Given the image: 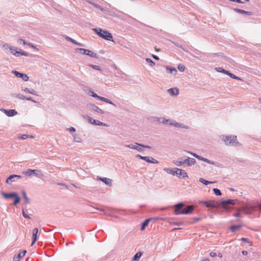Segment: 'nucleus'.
I'll return each instance as SVG.
<instances>
[{
    "mask_svg": "<svg viewBox=\"0 0 261 261\" xmlns=\"http://www.w3.org/2000/svg\"><path fill=\"white\" fill-rule=\"evenodd\" d=\"M92 30L98 35L100 37L106 40L113 41V36L112 34L106 30H102L100 28H94Z\"/></svg>",
    "mask_w": 261,
    "mask_h": 261,
    "instance_id": "f257e3e1",
    "label": "nucleus"
},
{
    "mask_svg": "<svg viewBox=\"0 0 261 261\" xmlns=\"http://www.w3.org/2000/svg\"><path fill=\"white\" fill-rule=\"evenodd\" d=\"M22 173L27 176H31L34 174L35 176L40 178H42L44 176L41 171L37 169H28L26 170H24Z\"/></svg>",
    "mask_w": 261,
    "mask_h": 261,
    "instance_id": "f03ea898",
    "label": "nucleus"
},
{
    "mask_svg": "<svg viewBox=\"0 0 261 261\" xmlns=\"http://www.w3.org/2000/svg\"><path fill=\"white\" fill-rule=\"evenodd\" d=\"M220 138L224 141L226 145H233L237 141V136L233 135L227 136L223 135Z\"/></svg>",
    "mask_w": 261,
    "mask_h": 261,
    "instance_id": "7ed1b4c3",
    "label": "nucleus"
},
{
    "mask_svg": "<svg viewBox=\"0 0 261 261\" xmlns=\"http://www.w3.org/2000/svg\"><path fill=\"white\" fill-rule=\"evenodd\" d=\"M9 54H12L14 55L16 57H19L20 56H24L26 57H28L29 56V53L26 51H23L22 50H20V51H17L15 46H10L9 48Z\"/></svg>",
    "mask_w": 261,
    "mask_h": 261,
    "instance_id": "20e7f679",
    "label": "nucleus"
},
{
    "mask_svg": "<svg viewBox=\"0 0 261 261\" xmlns=\"http://www.w3.org/2000/svg\"><path fill=\"white\" fill-rule=\"evenodd\" d=\"M163 124H169L170 125H173L176 127H179L182 128H186L188 129V127L187 126L185 125L184 124L179 123L178 122L173 121L170 119H166L165 118Z\"/></svg>",
    "mask_w": 261,
    "mask_h": 261,
    "instance_id": "39448f33",
    "label": "nucleus"
},
{
    "mask_svg": "<svg viewBox=\"0 0 261 261\" xmlns=\"http://www.w3.org/2000/svg\"><path fill=\"white\" fill-rule=\"evenodd\" d=\"M200 203L211 209L215 208L218 205V202L214 200L201 201Z\"/></svg>",
    "mask_w": 261,
    "mask_h": 261,
    "instance_id": "423d86ee",
    "label": "nucleus"
},
{
    "mask_svg": "<svg viewBox=\"0 0 261 261\" xmlns=\"http://www.w3.org/2000/svg\"><path fill=\"white\" fill-rule=\"evenodd\" d=\"M174 170H175V171L174 172V173H173V175H175L179 178H180L181 177L183 178L188 177L187 173L185 170L177 168H174Z\"/></svg>",
    "mask_w": 261,
    "mask_h": 261,
    "instance_id": "0eeeda50",
    "label": "nucleus"
},
{
    "mask_svg": "<svg viewBox=\"0 0 261 261\" xmlns=\"http://www.w3.org/2000/svg\"><path fill=\"white\" fill-rule=\"evenodd\" d=\"M77 50L83 54L86 55L96 59L98 58V55L96 54L92 51L91 50L83 48H77Z\"/></svg>",
    "mask_w": 261,
    "mask_h": 261,
    "instance_id": "6e6552de",
    "label": "nucleus"
},
{
    "mask_svg": "<svg viewBox=\"0 0 261 261\" xmlns=\"http://www.w3.org/2000/svg\"><path fill=\"white\" fill-rule=\"evenodd\" d=\"M185 204L183 202H179L174 206V214L176 215L182 214V210Z\"/></svg>",
    "mask_w": 261,
    "mask_h": 261,
    "instance_id": "1a4fd4ad",
    "label": "nucleus"
},
{
    "mask_svg": "<svg viewBox=\"0 0 261 261\" xmlns=\"http://www.w3.org/2000/svg\"><path fill=\"white\" fill-rule=\"evenodd\" d=\"M87 120L88 122L92 124L95 125H100V126H108V124L101 122H100L98 120H95L93 119L92 117L87 116Z\"/></svg>",
    "mask_w": 261,
    "mask_h": 261,
    "instance_id": "9d476101",
    "label": "nucleus"
},
{
    "mask_svg": "<svg viewBox=\"0 0 261 261\" xmlns=\"http://www.w3.org/2000/svg\"><path fill=\"white\" fill-rule=\"evenodd\" d=\"M237 201V199H227L222 200L221 202V204L223 208H227V205H234L235 204V201Z\"/></svg>",
    "mask_w": 261,
    "mask_h": 261,
    "instance_id": "9b49d317",
    "label": "nucleus"
},
{
    "mask_svg": "<svg viewBox=\"0 0 261 261\" xmlns=\"http://www.w3.org/2000/svg\"><path fill=\"white\" fill-rule=\"evenodd\" d=\"M12 73L14 74L17 77H21L23 81L26 82L29 80V76L25 73L19 72L16 70H13Z\"/></svg>",
    "mask_w": 261,
    "mask_h": 261,
    "instance_id": "f8f14e48",
    "label": "nucleus"
},
{
    "mask_svg": "<svg viewBox=\"0 0 261 261\" xmlns=\"http://www.w3.org/2000/svg\"><path fill=\"white\" fill-rule=\"evenodd\" d=\"M89 109L93 111L96 112L98 113L103 114L104 111L100 109L99 107L93 103H90L88 105Z\"/></svg>",
    "mask_w": 261,
    "mask_h": 261,
    "instance_id": "ddd939ff",
    "label": "nucleus"
},
{
    "mask_svg": "<svg viewBox=\"0 0 261 261\" xmlns=\"http://www.w3.org/2000/svg\"><path fill=\"white\" fill-rule=\"evenodd\" d=\"M194 210V207L192 205H189L182 210V214L188 215L192 213Z\"/></svg>",
    "mask_w": 261,
    "mask_h": 261,
    "instance_id": "4468645a",
    "label": "nucleus"
},
{
    "mask_svg": "<svg viewBox=\"0 0 261 261\" xmlns=\"http://www.w3.org/2000/svg\"><path fill=\"white\" fill-rule=\"evenodd\" d=\"M2 110L4 112L5 114L9 117H13L17 114V112L15 110H5L2 109Z\"/></svg>",
    "mask_w": 261,
    "mask_h": 261,
    "instance_id": "2eb2a0df",
    "label": "nucleus"
},
{
    "mask_svg": "<svg viewBox=\"0 0 261 261\" xmlns=\"http://www.w3.org/2000/svg\"><path fill=\"white\" fill-rule=\"evenodd\" d=\"M173 163L176 166H180L181 165L187 164V160L182 158H179L177 160H173Z\"/></svg>",
    "mask_w": 261,
    "mask_h": 261,
    "instance_id": "dca6fc26",
    "label": "nucleus"
},
{
    "mask_svg": "<svg viewBox=\"0 0 261 261\" xmlns=\"http://www.w3.org/2000/svg\"><path fill=\"white\" fill-rule=\"evenodd\" d=\"M168 93L171 96H176L179 94V90L177 88H172L167 90Z\"/></svg>",
    "mask_w": 261,
    "mask_h": 261,
    "instance_id": "f3484780",
    "label": "nucleus"
},
{
    "mask_svg": "<svg viewBox=\"0 0 261 261\" xmlns=\"http://www.w3.org/2000/svg\"><path fill=\"white\" fill-rule=\"evenodd\" d=\"M10 46L11 45H10L8 43H2L1 45L2 49L6 54H9V48Z\"/></svg>",
    "mask_w": 261,
    "mask_h": 261,
    "instance_id": "a211bd4d",
    "label": "nucleus"
},
{
    "mask_svg": "<svg viewBox=\"0 0 261 261\" xmlns=\"http://www.w3.org/2000/svg\"><path fill=\"white\" fill-rule=\"evenodd\" d=\"M17 194V193H15V192H12V193H2V195L6 199L13 198L16 196Z\"/></svg>",
    "mask_w": 261,
    "mask_h": 261,
    "instance_id": "6ab92c4d",
    "label": "nucleus"
},
{
    "mask_svg": "<svg viewBox=\"0 0 261 261\" xmlns=\"http://www.w3.org/2000/svg\"><path fill=\"white\" fill-rule=\"evenodd\" d=\"M38 233V228H36L33 229V236H32V243L31 245L33 246V244L36 242L37 241V236Z\"/></svg>",
    "mask_w": 261,
    "mask_h": 261,
    "instance_id": "aec40b11",
    "label": "nucleus"
},
{
    "mask_svg": "<svg viewBox=\"0 0 261 261\" xmlns=\"http://www.w3.org/2000/svg\"><path fill=\"white\" fill-rule=\"evenodd\" d=\"M166 69L167 72L172 74L173 75H176L177 72V70L175 68H173L172 67L166 66Z\"/></svg>",
    "mask_w": 261,
    "mask_h": 261,
    "instance_id": "412c9836",
    "label": "nucleus"
},
{
    "mask_svg": "<svg viewBox=\"0 0 261 261\" xmlns=\"http://www.w3.org/2000/svg\"><path fill=\"white\" fill-rule=\"evenodd\" d=\"M145 159V161L147 163L152 164L158 163V161L152 157L146 156Z\"/></svg>",
    "mask_w": 261,
    "mask_h": 261,
    "instance_id": "4be33fe9",
    "label": "nucleus"
},
{
    "mask_svg": "<svg viewBox=\"0 0 261 261\" xmlns=\"http://www.w3.org/2000/svg\"><path fill=\"white\" fill-rule=\"evenodd\" d=\"M187 160V165L188 166H191L192 165H194L196 164V160L193 158H188L186 159Z\"/></svg>",
    "mask_w": 261,
    "mask_h": 261,
    "instance_id": "5701e85b",
    "label": "nucleus"
},
{
    "mask_svg": "<svg viewBox=\"0 0 261 261\" xmlns=\"http://www.w3.org/2000/svg\"><path fill=\"white\" fill-rule=\"evenodd\" d=\"M100 179L101 181L103 182L106 185H107L108 186H110L112 185V180L110 178H108L107 177H102V178H100Z\"/></svg>",
    "mask_w": 261,
    "mask_h": 261,
    "instance_id": "b1692460",
    "label": "nucleus"
},
{
    "mask_svg": "<svg viewBox=\"0 0 261 261\" xmlns=\"http://www.w3.org/2000/svg\"><path fill=\"white\" fill-rule=\"evenodd\" d=\"M24 92L32 94L35 95H38L37 92L34 90L33 89H29L28 88H25L23 90H22Z\"/></svg>",
    "mask_w": 261,
    "mask_h": 261,
    "instance_id": "393cba45",
    "label": "nucleus"
},
{
    "mask_svg": "<svg viewBox=\"0 0 261 261\" xmlns=\"http://www.w3.org/2000/svg\"><path fill=\"white\" fill-rule=\"evenodd\" d=\"M125 146L126 147L129 148L130 149H136V150H138V151H143V149L142 148L139 147V146H138L137 145H133V144L126 145Z\"/></svg>",
    "mask_w": 261,
    "mask_h": 261,
    "instance_id": "a878e982",
    "label": "nucleus"
},
{
    "mask_svg": "<svg viewBox=\"0 0 261 261\" xmlns=\"http://www.w3.org/2000/svg\"><path fill=\"white\" fill-rule=\"evenodd\" d=\"M234 10L236 12H238V13H241V14H245L248 15H251L252 14V12H251L246 11L245 10H241V9H238V8H236V9H234Z\"/></svg>",
    "mask_w": 261,
    "mask_h": 261,
    "instance_id": "bb28decb",
    "label": "nucleus"
},
{
    "mask_svg": "<svg viewBox=\"0 0 261 261\" xmlns=\"http://www.w3.org/2000/svg\"><path fill=\"white\" fill-rule=\"evenodd\" d=\"M98 99H99V100H101V101H105V102H107V103H108L111 104V105H113V106H115V107L116 106V105H115V103H113L112 101H111L110 99H107V98H105V97H101V96H99V97H98Z\"/></svg>",
    "mask_w": 261,
    "mask_h": 261,
    "instance_id": "cd10ccee",
    "label": "nucleus"
},
{
    "mask_svg": "<svg viewBox=\"0 0 261 261\" xmlns=\"http://www.w3.org/2000/svg\"><path fill=\"white\" fill-rule=\"evenodd\" d=\"M17 178L18 179H19V178H21V176L20 175H11L6 180V182L7 183L10 184H11V178Z\"/></svg>",
    "mask_w": 261,
    "mask_h": 261,
    "instance_id": "c85d7f7f",
    "label": "nucleus"
},
{
    "mask_svg": "<svg viewBox=\"0 0 261 261\" xmlns=\"http://www.w3.org/2000/svg\"><path fill=\"white\" fill-rule=\"evenodd\" d=\"M142 255V252H137L134 256L132 261H139V260L140 259Z\"/></svg>",
    "mask_w": 261,
    "mask_h": 261,
    "instance_id": "c756f323",
    "label": "nucleus"
},
{
    "mask_svg": "<svg viewBox=\"0 0 261 261\" xmlns=\"http://www.w3.org/2000/svg\"><path fill=\"white\" fill-rule=\"evenodd\" d=\"M242 227L241 225H233L230 227V230L232 232H235L237 229H239Z\"/></svg>",
    "mask_w": 261,
    "mask_h": 261,
    "instance_id": "7c9ffc66",
    "label": "nucleus"
},
{
    "mask_svg": "<svg viewBox=\"0 0 261 261\" xmlns=\"http://www.w3.org/2000/svg\"><path fill=\"white\" fill-rule=\"evenodd\" d=\"M151 219H146L142 224V226L141 230H143L145 227L148 225V223L149 221H150Z\"/></svg>",
    "mask_w": 261,
    "mask_h": 261,
    "instance_id": "2f4dec72",
    "label": "nucleus"
},
{
    "mask_svg": "<svg viewBox=\"0 0 261 261\" xmlns=\"http://www.w3.org/2000/svg\"><path fill=\"white\" fill-rule=\"evenodd\" d=\"M22 194L23 198H24V199L25 200V203L26 204L30 203V199L28 197V196L27 195V194H26V192H25V191L23 190L22 191Z\"/></svg>",
    "mask_w": 261,
    "mask_h": 261,
    "instance_id": "473e14b6",
    "label": "nucleus"
},
{
    "mask_svg": "<svg viewBox=\"0 0 261 261\" xmlns=\"http://www.w3.org/2000/svg\"><path fill=\"white\" fill-rule=\"evenodd\" d=\"M164 170L166 171L168 174H171L173 175V173H174V172L175 171V170H174V168H164Z\"/></svg>",
    "mask_w": 261,
    "mask_h": 261,
    "instance_id": "72a5a7b5",
    "label": "nucleus"
},
{
    "mask_svg": "<svg viewBox=\"0 0 261 261\" xmlns=\"http://www.w3.org/2000/svg\"><path fill=\"white\" fill-rule=\"evenodd\" d=\"M64 37L66 39V40H67V41H69L71 42H72V43L75 44H77V41L75 40H74L73 39L66 36V35H64Z\"/></svg>",
    "mask_w": 261,
    "mask_h": 261,
    "instance_id": "f704fd0d",
    "label": "nucleus"
},
{
    "mask_svg": "<svg viewBox=\"0 0 261 261\" xmlns=\"http://www.w3.org/2000/svg\"><path fill=\"white\" fill-rule=\"evenodd\" d=\"M13 95L16 97L22 100L25 99V98H27V96H25L21 94H14Z\"/></svg>",
    "mask_w": 261,
    "mask_h": 261,
    "instance_id": "c9c22d12",
    "label": "nucleus"
},
{
    "mask_svg": "<svg viewBox=\"0 0 261 261\" xmlns=\"http://www.w3.org/2000/svg\"><path fill=\"white\" fill-rule=\"evenodd\" d=\"M14 198V200L13 204L15 205H16L17 204H18L19 203L20 198L18 196V194H17L16 196Z\"/></svg>",
    "mask_w": 261,
    "mask_h": 261,
    "instance_id": "e433bc0d",
    "label": "nucleus"
},
{
    "mask_svg": "<svg viewBox=\"0 0 261 261\" xmlns=\"http://www.w3.org/2000/svg\"><path fill=\"white\" fill-rule=\"evenodd\" d=\"M216 70L217 71L219 72L224 73L226 74H227V73L228 72V70H225V69H223V68H222L221 67L216 68Z\"/></svg>",
    "mask_w": 261,
    "mask_h": 261,
    "instance_id": "4c0bfd02",
    "label": "nucleus"
},
{
    "mask_svg": "<svg viewBox=\"0 0 261 261\" xmlns=\"http://www.w3.org/2000/svg\"><path fill=\"white\" fill-rule=\"evenodd\" d=\"M199 181H200L201 182L203 183V184L204 185H208V184H212V183H213V182H212V181H208V180H205V179H203V178H200L199 179Z\"/></svg>",
    "mask_w": 261,
    "mask_h": 261,
    "instance_id": "58836bf2",
    "label": "nucleus"
},
{
    "mask_svg": "<svg viewBox=\"0 0 261 261\" xmlns=\"http://www.w3.org/2000/svg\"><path fill=\"white\" fill-rule=\"evenodd\" d=\"M89 95L91 96H92L94 98H96L97 99H98V97L99 96H98L96 93H95L94 92L92 91H90L88 93Z\"/></svg>",
    "mask_w": 261,
    "mask_h": 261,
    "instance_id": "ea45409f",
    "label": "nucleus"
},
{
    "mask_svg": "<svg viewBox=\"0 0 261 261\" xmlns=\"http://www.w3.org/2000/svg\"><path fill=\"white\" fill-rule=\"evenodd\" d=\"M165 119V118L164 117H156L154 118V120L157 122H159L161 123H163L164 120Z\"/></svg>",
    "mask_w": 261,
    "mask_h": 261,
    "instance_id": "a19ab883",
    "label": "nucleus"
},
{
    "mask_svg": "<svg viewBox=\"0 0 261 261\" xmlns=\"http://www.w3.org/2000/svg\"><path fill=\"white\" fill-rule=\"evenodd\" d=\"M213 191L214 193L217 196H220L222 194L221 191L218 189L214 188Z\"/></svg>",
    "mask_w": 261,
    "mask_h": 261,
    "instance_id": "79ce46f5",
    "label": "nucleus"
},
{
    "mask_svg": "<svg viewBox=\"0 0 261 261\" xmlns=\"http://www.w3.org/2000/svg\"><path fill=\"white\" fill-rule=\"evenodd\" d=\"M172 43H173L177 47L182 48L184 51H185L186 52L188 51V50L187 49H186L185 48H184L182 47V46L181 45H180L178 43L174 42V41H172Z\"/></svg>",
    "mask_w": 261,
    "mask_h": 261,
    "instance_id": "37998d69",
    "label": "nucleus"
},
{
    "mask_svg": "<svg viewBox=\"0 0 261 261\" xmlns=\"http://www.w3.org/2000/svg\"><path fill=\"white\" fill-rule=\"evenodd\" d=\"M203 161L208 163L210 164L215 165V162L211 160H209L208 159L205 158L204 160H203Z\"/></svg>",
    "mask_w": 261,
    "mask_h": 261,
    "instance_id": "c03bdc74",
    "label": "nucleus"
},
{
    "mask_svg": "<svg viewBox=\"0 0 261 261\" xmlns=\"http://www.w3.org/2000/svg\"><path fill=\"white\" fill-rule=\"evenodd\" d=\"M27 253V251L25 250H23L22 251H21L19 253L18 256L21 258L24 256Z\"/></svg>",
    "mask_w": 261,
    "mask_h": 261,
    "instance_id": "a18cd8bd",
    "label": "nucleus"
},
{
    "mask_svg": "<svg viewBox=\"0 0 261 261\" xmlns=\"http://www.w3.org/2000/svg\"><path fill=\"white\" fill-rule=\"evenodd\" d=\"M146 61L147 62L150 64V66H153L155 65V63L153 61H152V60L151 59H150L149 58H146Z\"/></svg>",
    "mask_w": 261,
    "mask_h": 261,
    "instance_id": "49530a36",
    "label": "nucleus"
},
{
    "mask_svg": "<svg viewBox=\"0 0 261 261\" xmlns=\"http://www.w3.org/2000/svg\"><path fill=\"white\" fill-rule=\"evenodd\" d=\"M241 241L244 243H247L249 244L250 246L252 245V243L250 242L247 238H242L241 239Z\"/></svg>",
    "mask_w": 261,
    "mask_h": 261,
    "instance_id": "de8ad7c7",
    "label": "nucleus"
},
{
    "mask_svg": "<svg viewBox=\"0 0 261 261\" xmlns=\"http://www.w3.org/2000/svg\"><path fill=\"white\" fill-rule=\"evenodd\" d=\"M249 1V0H232V2L241 4H244L246 2H248Z\"/></svg>",
    "mask_w": 261,
    "mask_h": 261,
    "instance_id": "09e8293b",
    "label": "nucleus"
},
{
    "mask_svg": "<svg viewBox=\"0 0 261 261\" xmlns=\"http://www.w3.org/2000/svg\"><path fill=\"white\" fill-rule=\"evenodd\" d=\"M136 144L138 146H141L143 148H151V146H148V145H143V144H139V143H136Z\"/></svg>",
    "mask_w": 261,
    "mask_h": 261,
    "instance_id": "8fccbe9b",
    "label": "nucleus"
},
{
    "mask_svg": "<svg viewBox=\"0 0 261 261\" xmlns=\"http://www.w3.org/2000/svg\"><path fill=\"white\" fill-rule=\"evenodd\" d=\"M89 66H90L91 67H92V68L95 69V70H101L100 69V67L99 66H97V65H89Z\"/></svg>",
    "mask_w": 261,
    "mask_h": 261,
    "instance_id": "3c124183",
    "label": "nucleus"
},
{
    "mask_svg": "<svg viewBox=\"0 0 261 261\" xmlns=\"http://www.w3.org/2000/svg\"><path fill=\"white\" fill-rule=\"evenodd\" d=\"M178 69L180 71H184L185 70V66L183 65H181V64H179L178 66Z\"/></svg>",
    "mask_w": 261,
    "mask_h": 261,
    "instance_id": "603ef678",
    "label": "nucleus"
},
{
    "mask_svg": "<svg viewBox=\"0 0 261 261\" xmlns=\"http://www.w3.org/2000/svg\"><path fill=\"white\" fill-rule=\"evenodd\" d=\"M18 43H19V44H23V45H25V44H27L28 43H27L26 41L22 39H20L18 40Z\"/></svg>",
    "mask_w": 261,
    "mask_h": 261,
    "instance_id": "864d4df0",
    "label": "nucleus"
},
{
    "mask_svg": "<svg viewBox=\"0 0 261 261\" xmlns=\"http://www.w3.org/2000/svg\"><path fill=\"white\" fill-rule=\"evenodd\" d=\"M94 6H95L96 8H97V9H98L100 10H101V11H106V10H105L103 8H102L100 6H99V5H97V4H94Z\"/></svg>",
    "mask_w": 261,
    "mask_h": 261,
    "instance_id": "5fc2aeb1",
    "label": "nucleus"
},
{
    "mask_svg": "<svg viewBox=\"0 0 261 261\" xmlns=\"http://www.w3.org/2000/svg\"><path fill=\"white\" fill-rule=\"evenodd\" d=\"M22 215L25 218L31 219V218L26 214L24 209L22 210Z\"/></svg>",
    "mask_w": 261,
    "mask_h": 261,
    "instance_id": "6e6d98bb",
    "label": "nucleus"
},
{
    "mask_svg": "<svg viewBox=\"0 0 261 261\" xmlns=\"http://www.w3.org/2000/svg\"><path fill=\"white\" fill-rule=\"evenodd\" d=\"M27 45H29V46H30L31 47H32V48H34V49H37V50H38V49H37V48H36V46L35 45L33 44L32 43H28L27 44Z\"/></svg>",
    "mask_w": 261,
    "mask_h": 261,
    "instance_id": "4d7b16f0",
    "label": "nucleus"
},
{
    "mask_svg": "<svg viewBox=\"0 0 261 261\" xmlns=\"http://www.w3.org/2000/svg\"><path fill=\"white\" fill-rule=\"evenodd\" d=\"M227 74L230 77H231L232 79H234L235 76H236L234 74L230 73L229 71H228Z\"/></svg>",
    "mask_w": 261,
    "mask_h": 261,
    "instance_id": "13d9d810",
    "label": "nucleus"
},
{
    "mask_svg": "<svg viewBox=\"0 0 261 261\" xmlns=\"http://www.w3.org/2000/svg\"><path fill=\"white\" fill-rule=\"evenodd\" d=\"M136 158H138V159H141V160H143L145 161V160L146 159L145 158L146 156H143L140 154H137L136 156Z\"/></svg>",
    "mask_w": 261,
    "mask_h": 261,
    "instance_id": "bf43d9fd",
    "label": "nucleus"
},
{
    "mask_svg": "<svg viewBox=\"0 0 261 261\" xmlns=\"http://www.w3.org/2000/svg\"><path fill=\"white\" fill-rule=\"evenodd\" d=\"M29 135H22L20 138L22 140H25L26 138H29Z\"/></svg>",
    "mask_w": 261,
    "mask_h": 261,
    "instance_id": "052dcab7",
    "label": "nucleus"
},
{
    "mask_svg": "<svg viewBox=\"0 0 261 261\" xmlns=\"http://www.w3.org/2000/svg\"><path fill=\"white\" fill-rule=\"evenodd\" d=\"M233 216L236 217H240L241 216V213L240 212V210L236 213L233 214Z\"/></svg>",
    "mask_w": 261,
    "mask_h": 261,
    "instance_id": "680f3d73",
    "label": "nucleus"
},
{
    "mask_svg": "<svg viewBox=\"0 0 261 261\" xmlns=\"http://www.w3.org/2000/svg\"><path fill=\"white\" fill-rule=\"evenodd\" d=\"M20 258L18 255H14L13 257L14 261H18Z\"/></svg>",
    "mask_w": 261,
    "mask_h": 261,
    "instance_id": "e2e57ef3",
    "label": "nucleus"
},
{
    "mask_svg": "<svg viewBox=\"0 0 261 261\" xmlns=\"http://www.w3.org/2000/svg\"><path fill=\"white\" fill-rule=\"evenodd\" d=\"M188 152L190 154H191L192 155H193L194 157L197 158V156H198V154L195 153H193L192 152H191V151H188Z\"/></svg>",
    "mask_w": 261,
    "mask_h": 261,
    "instance_id": "0e129e2a",
    "label": "nucleus"
},
{
    "mask_svg": "<svg viewBox=\"0 0 261 261\" xmlns=\"http://www.w3.org/2000/svg\"><path fill=\"white\" fill-rule=\"evenodd\" d=\"M210 255L212 257H215V256H216L217 254L215 252H210Z\"/></svg>",
    "mask_w": 261,
    "mask_h": 261,
    "instance_id": "69168bd1",
    "label": "nucleus"
},
{
    "mask_svg": "<svg viewBox=\"0 0 261 261\" xmlns=\"http://www.w3.org/2000/svg\"><path fill=\"white\" fill-rule=\"evenodd\" d=\"M26 100H30V101H33L34 102H36V101L34 100L31 97H27V98H25Z\"/></svg>",
    "mask_w": 261,
    "mask_h": 261,
    "instance_id": "338daca9",
    "label": "nucleus"
},
{
    "mask_svg": "<svg viewBox=\"0 0 261 261\" xmlns=\"http://www.w3.org/2000/svg\"><path fill=\"white\" fill-rule=\"evenodd\" d=\"M197 159L203 161V160H204L205 158L200 155H198V156H197Z\"/></svg>",
    "mask_w": 261,
    "mask_h": 261,
    "instance_id": "774afa93",
    "label": "nucleus"
}]
</instances>
